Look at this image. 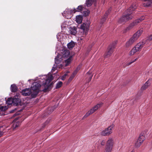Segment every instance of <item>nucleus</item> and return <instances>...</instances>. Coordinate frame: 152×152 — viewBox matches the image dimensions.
I'll use <instances>...</instances> for the list:
<instances>
[{"mask_svg": "<svg viewBox=\"0 0 152 152\" xmlns=\"http://www.w3.org/2000/svg\"><path fill=\"white\" fill-rule=\"evenodd\" d=\"M43 79H44V80L42 82V84L41 85L38 82L33 83L31 87L32 90L34 91L37 90L40 87L41 88H42V91L44 92L50 91L51 88L52 86V83H50V82L53 79V76L52 75L48 76L45 75L44 77H43Z\"/></svg>", "mask_w": 152, "mask_h": 152, "instance_id": "nucleus-1", "label": "nucleus"}, {"mask_svg": "<svg viewBox=\"0 0 152 152\" xmlns=\"http://www.w3.org/2000/svg\"><path fill=\"white\" fill-rule=\"evenodd\" d=\"M136 7L137 6L136 4H133L126 10L127 14L123 16L119 19L118 22L120 23H124L129 20L132 19L133 17L132 15L133 11H134Z\"/></svg>", "mask_w": 152, "mask_h": 152, "instance_id": "nucleus-2", "label": "nucleus"}, {"mask_svg": "<svg viewBox=\"0 0 152 152\" xmlns=\"http://www.w3.org/2000/svg\"><path fill=\"white\" fill-rule=\"evenodd\" d=\"M70 55L69 51L68 50H64L63 52V56L59 54L55 58V63L56 65L54 64L52 69L51 71L53 72L54 71L57 69L58 66V64H61V62H63V58H67Z\"/></svg>", "mask_w": 152, "mask_h": 152, "instance_id": "nucleus-3", "label": "nucleus"}, {"mask_svg": "<svg viewBox=\"0 0 152 152\" xmlns=\"http://www.w3.org/2000/svg\"><path fill=\"white\" fill-rule=\"evenodd\" d=\"M142 33V30H140L135 33L126 42V46L129 47L132 45L140 36Z\"/></svg>", "mask_w": 152, "mask_h": 152, "instance_id": "nucleus-4", "label": "nucleus"}, {"mask_svg": "<svg viewBox=\"0 0 152 152\" xmlns=\"http://www.w3.org/2000/svg\"><path fill=\"white\" fill-rule=\"evenodd\" d=\"M103 104V103L101 102L99 104H98L94 106L85 114L83 117V118H86L90 115L94 113L99 108L101 107Z\"/></svg>", "mask_w": 152, "mask_h": 152, "instance_id": "nucleus-5", "label": "nucleus"}, {"mask_svg": "<svg viewBox=\"0 0 152 152\" xmlns=\"http://www.w3.org/2000/svg\"><path fill=\"white\" fill-rule=\"evenodd\" d=\"M114 127L113 124L111 125L101 132L100 134L103 136H109L112 133L113 129Z\"/></svg>", "mask_w": 152, "mask_h": 152, "instance_id": "nucleus-6", "label": "nucleus"}, {"mask_svg": "<svg viewBox=\"0 0 152 152\" xmlns=\"http://www.w3.org/2000/svg\"><path fill=\"white\" fill-rule=\"evenodd\" d=\"M113 138H108L106 145L105 152H111L113 148Z\"/></svg>", "mask_w": 152, "mask_h": 152, "instance_id": "nucleus-7", "label": "nucleus"}, {"mask_svg": "<svg viewBox=\"0 0 152 152\" xmlns=\"http://www.w3.org/2000/svg\"><path fill=\"white\" fill-rule=\"evenodd\" d=\"M145 139V137L142 134H140L138 139L135 144V146L137 148L140 147Z\"/></svg>", "mask_w": 152, "mask_h": 152, "instance_id": "nucleus-8", "label": "nucleus"}, {"mask_svg": "<svg viewBox=\"0 0 152 152\" xmlns=\"http://www.w3.org/2000/svg\"><path fill=\"white\" fill-rule=\"evenodd\" d=\"M76 12H77V10L75 8L72 10L69 9H67L63 13H62V14L64 16H65L66 18H68V17H67V15H70L72 13H75Z\"/></svg>", "mask_w": 152, "mask_h": 152, "instance_id": "nucleus-9", "label": "nucleus"}, {"mask_svg": "<svg viewBox=\"0 0 152 152\" xmlns=\"http://www.w3.org/2000/svg\"><path fill=\"white\" fill-rule=\"evenodd\" d=\"M144 19V17H142V18L138 19L134 21L132 23H131L129 26L128 27V28L129 29H131L134 26L137 25L142 20H143Z\"/></svg>", "mask_w": 152, "mask_h": 152, "instance_id": "nucleus-10", "label": "nucleus"}, {"mask_svg": "<svg viewBox=\"0 0 152 152\" xmlns=\"http://www.w3.org/2000/svg\"><path fill=\"white\" fill-rule=\"evenodd\" d=\"M114 47L110 46L107 49V50L105 55V57L107 58L110 56L113 52Z\"/></svg>", "mask_w": 152, "mask_h": 152, "instance_id": "nucleus-11", "label": "nucleus"}, {"mask_svg": "<svg viewBox=\"0 0 152 152\" xmlns=\"http://www.w3.org/2000/svg\"><path fill=\"white\" fill-rule=\"evenodd\" d=\"M145 44V41H143L142 42L138 43L134 47L136 48V50L138 51L140 50Z\"/></svg>", "mask_w": 152, "mask_h": 152, "instance_id": "nucleus-12", "label": "nucleus"}, {"mask_svg": "<svg viewBox=\"0 0 152 152\" xmlns=\"http://www.w3.org/2000/svg\"><path fill=\"white\" fill-rule=\"evenodd\" d=\"M13 105H18L20 102V99L18 98V96L17 95L15 96L12 98Z\"/></svg>", "mask_w": 152, "mask_h": 152, "instance_id": "nucleus-13", "label": "nucleus"}, {"mask_svg": "<svg viewBox=\"0 0 152 152\" xmlns=\"http://www.w3.org/2000/svg\"><path fill=\"white\" fill-rule=\"evenodd\" d=\"M18 118H16L13 121V125L12 128L13 130H14L16 128L18 127L20 124V122L18 120Z\"/></svg>", "mask_w": 152, "mask_h": 152, "instance_id": "nucleus-14", "label": "nucleus"}, {"mask_svg": "<svg viewBox=\"0 0 152 152\" xmlns=\"http://www.w3.org/2000/svg\"><path fill=\"white\" fill-rule=\"evenodd\" d=\"M21 93L24 96H27L30 95L31 93V89L29 88L23 90Z\"/></svg>", "mask_w": 152, "mask_h": 152, "instance_id": "nucleus-15", "label": "nucleus"}, {"mask_svg": "<svg viewBox=\"0 0 152 152\" xmlns=\"http://www.w3.org/2000/svg\"><path fill=\"white\" fill-rule=\"evenodd\" d=\"M110 10L109 9L108 11L106 12L105 14L104 15L103 17L102 18L101 21V24H102L104 21H105L106 18L107 17V16L109 14Z\"/></svg>", "mask_w": 152, "mask_h": 152, "instance_id": "nucleus-16", "label": "nucleus"}, {"mask_svg": "<svg viewBox=\"0 0 152 152\" xmlns=\"http://www.w3.org/2000/svg\"><path fill=\"white\" fill-rule=\"evenodd\" d=\"M7 108V107L6 106H1L0 107V115H5V111Z\"/></svg>", "mask_w": 152, "mask_h": 152, "instance_id": "nucleus-17", "label": "nucleus"}, {"mask_svg": "<svg viewBox=\"0 0 152 152\" xmlns=\"http://www.w3.org/2000/svg\"><path fill=\"white\" fill-rule=\"evenodd\" d=\"M83 19L82 17L80 15L77 16L75 20L78 23H80L82 22Z\"/></svg>", "mask_w": 152, "mask_h": 152, "instance_id": "nucleus-18", "label": "nucleus"}, {"mask_svg": "<svg viewBox=\"0 0 152 152\" xmlns=\"http://www.w3.org/2000/svg\"><path fill=\"white\" fill-rule=\"evenodd\" d=\"M150 85L149 82L147 81L141 87V89L143 90L146 89Z\"/></svg>", "mask_w": 152, "mask_h": 152, "instance_id": "nucleus-19", "label": "nucleus"}, {"mask_svg": "<svg viewBox=\"0 0 152 152\" xmlns=\"http://www.w3.org/2000/svg\"><path fill=\"white\" fill-rule=\"evenodd\" d=\"M80 69V66H78L77 68L73 72L71 76L69 78V80H72V79L76 75L77 72L78 71V70Z\"/></svg>", "mask_w": 152, "mask_h": 152, "instance_id": "nucleus-20", "label": "nucleus"}, {"mask_svg": "<svg viewBox=\"0 0 152 152\" xmlns=\"http://www.w3.org/2000/svg\"><path fill=\"white\" fill-rule=\"evenodd\" d=\"M96 0H86V4L88 7H90Z\"/></svg>", "mask_w": 152, "mask_h": 152, "instance_id": "nucleus-21", "label": "nucleus"}, {"mask_svg": "<svg viewBox=\"0 0 152 152\" xmlns=\"http://www.w3.org/2000/svg\"><path fill=\"white\" fill-rule=\"evenodd\" d=\"M70 31L71 34L75 35L77 33L76 28L75 27L70 28Z\"/></svg>", "mask_w": 152, "mask_h": 152, "instance_id": "nucleus-22", "label": "nucleus"}, {"mask_svg": "<svg viewBox=\"0 0 152 152\" xmlns=\"http://www.w3.org/2000/svg\"><path fill=\"white\" fill-rule=\"evenodd\" d=\"M11 91L13 92H16L17 90V87L15 84H12L11 86Z\"/></svg>", "mask_w": 152, "mask_h": 152, "instance_id": "nucleus-23", "label": "nucleus"}, {"mask_svg": "<svg viewBox=\"0 0 152 152\" xmlns=\"http://www.w3.org/2000/svg\"><path fill=\"white\" fill-rule=\"evenodd\" d=\"M67 47L69 49H72L75 45V44L74 42H71L67 44Z\"/></svg>", "mask_w": 152, "mask_h": 152, "instance_id": "nucleus-24", "label": "nucleus"}, {"mask_svg": "<svg viewBox=\"0 0 152 152\" xmlns=\"http://www.w3.org/2000/svg\"><path fill=\"white\" fill-rule=\"evenodd\" d=\"M80 28L81 29L83 30V31L85 30L87 31L88 29V27L86 26V24L85 23H83L81 25Z\"/></svg>", "mask_w": 152, "mask_h": 152, "instance_id": "nucleus-25", "label": "nucleus"}, {"mask_svg": "<svg viewBox=\"0 0 152 152\" xmlns=\"http://www.w3.org/2000/svg\"><path fill=\"white\" fill-rule=\"evenodd\" d=\"M72 60V56H70L69 57V58L67 59L65 61V66H68L69 64L71 62Z\"/></svg>", "mask_w": 152, "mask_h": 152, "instance_id": "nucleus-26", "label": "nucleus"}, {"mask_svg": "<svg viewBox=\"0 0 152 152\" xmlns=\"http://www.w3.org/2000/svg\"><path fill=\"white\" fill-rule=\"evenodd\" d=\"M137 51L136 50V48L134 47L129 52V55L130 56L133 55Z\"/></svg>", "mask_w": 152, "mask_h": 152, "instance_id": "nucleus-27", "label": "nucleus"}, {"mask_svg": "<svg viewBox=\"0 0 152 152\" xmlns=\"http://www.w3.org/2000/svg\"><path fill=\"white\" fill-rule=\"evenodd\" d=\"M6 103L9 105L13 104V99L11 98H8L6 101Z\"/></svg>", "mask_w": 152, "mask_h": 152, "instance_id": "nucleus-28", "label": "nucleus"}, {"mask_svg": "<svg viewBox=\"0 0 152 152\" xmlns=\"http://www.w3.org/2000/svg\"><path fill=\"white\" fill-rule=\"evenodd\" d=\"M62 85V83L61 82H59L56 84V88H60L61 86Z\"/></svg>", "mask_w": 152, "mask_h": 152, "instance_id": "nucleus-29", "label": "nucleus"}, {"mask_svg": "<svg viewBox=\"0 0 152 152\" xmlns=\"http://www.w3.org/2000/svg\"><path fill=\"white\" fill-rule=\"evenodd\" d=\"M83 7L82 5H80L77 8V9L78 10L77 11H82L83 10Z\"/></svg>", "mask_w": 152, "mask_h": 152, "instance_id": "nucleus-30", "label": "nucleus"}, {"mask_svg": "<svg viewBox=\"0 0 152 152\" xmlns=\"http://www.w3.org/2000/svg\"><path fill=\"white\" fill-rule=\"evenodd\" d=\"M90 13V11L89 10L87 11H83V15L85 16H86L88 15Z\"/></svg>", "mask_w": 152, "mask_h": 152, "instance_id": "nucleus-31", "label": "nucleus"}, {"mask_svg": "<svg viewBox=\"0 0 152 152\" xmlns=\"http://www.w3.org/2000/svg\"><path fill=\"white\" fill-rule=\"evenodd\" d=\"M150 5V2H145L143 4V5L144 7H148Z\"/></svg>", "mask_w": 152, "mask_h": 152, "instance_id": "nucleus-32", "label": "nucleus"}, {"mask_svg": "<svg viewBox=\"0 0 152 152\" xmlns=\"http://www.w3.org/2000/svg\"><path fill=\"white\" fill-rule=\"evenodd\" d=\"M137 59H138V58H136L134 60H133L131 61H130V62L128 63L127 64V65L128 66L129 65L131 64H132V63H133L134 62H135V61H136Z\"/></svg>", "mask_w": 152, "mask_h": 152, "instance_id": "nucleus-33", "label": "nucleus"}, {"mask_svg": "<svg viewBox=\"0 0 152 152\" xmlns=\"http://www.w3.org/2000/svg\"><path fill=\"white\" fill-rule=\"evenodd\" d=\"M87 75H88V77L89 78V79L88 81H90L91 80L92 78V75L91 74L89 75L88 72L87 73Z\"/></svg>", "mask_w": 152, "mask_h": 152, "instance_id": "nucleus-34", "label": "nucleus"}, {"mask_svg": "<svg viewBox=\"0 0 152 152\" xmlns=\"http://www.w3.org/2000/svg\"><path fill=\"white\" fill-rule=\"evenodd\" d=\"M105 143V141L104 140H102L101 142V144L102 145H104Z\"/></svg>", "mask_w": 152, "mask_h": 152, "instance_id": "nucleus-35", "label": "nucleus"}, {"mask_svg": "<svg viewBox=\"0 0 152 152\" xmlns=\"http://www.w3.org/2000/svg\"><path fill=\"white\" fill-rule=\"evenodd\" d=\"M67 74H65L64 75L62 76V77L61 78V79L62 80H64L65 79V77L66 76Z\"/></svg>", "mask_w": 152, "mask_h": 152, "instance_id": "nucleus-36", "label": "nucleus"}, {"mask_svg": "<svg viewBox=\"0 0 152 152\" xmlns=\"http://www.w3.org/2000/svg\"><path fill=\"white\" fill-rule=\"evenodd\" d=\"M148 39H149L150 40H152V35H150L149 37H148Z\"/></svg>", "mask_w": 152, "mask_h": 152, "instance_id": "nucleus-37", "label": "nucleus"}, {"mask_svg": "<svg viewBox=\"0 0 152 152\" xmlns=\"http://www.w3.org/2000/svg\"><path fill=\"white\" fill-rule=\"evenodd\" d=\"M1 127H0V137L3 134L2 132L1 131Z\"/></svg>", "mask_w": 152, "mask_h": 152, "instance_id": "nucleus-38", "label": "nucleus"}, {"mask_svg": "<svg viewBox=\"0 0 152 152\" xmlns=\"http://www.w3.org/2000/svg\"><path fill=\"white\" fill-rule=\"evenodd\" d=\"M144 1H151V0H143Z\"/></svg>", "mask_w": 152, "mask_h": 152, "instance_id": "nucleus-39", "label": "nucleus"}, {"mask_svg": "<svg viewBox=\"0 0 152 152\" xmlns=\"http://www.w3.org/2000/svg\"><path fill=\"white\" fill-rule=\"evenodd\" d=\"M18 115V113H16L14 115V116L15 115Z\"/></svg>", "mask_w": 152, "mask_h": 152, "instance_id": "nucleus-40", "label": "nucleus"}, {"mask_svg": "<svg viewBox=\"0 0 152 152\" xmlns=\"http://www.w3.org/2000/svg\"><path fill=\"white\" fill-rule=\"evenodd\" d=\"M60 65L61 66V67H62V64H60Z\"/></svg>", "mask_w": 152, "mask_h": 152, "instance_id": "nucleus-41", "label": "nucleus"}, {"mask_svg": "<svg viewBox=\"0 0 152 152\" xmlns=\"http://www.w3.org/2000/svg\"><path fill=\"white\" fill-rule=\"evenodd\" d=\"M57 37L58 38V35L57 36Z\"/></svg>", "mask_w": 152, "mask_h": 152, "instance_id": "nucleus-42", "label": "nucleus"}, {"mask_svg": "<svg viewBox=\"0 0 152 152\" xmlns=\"http://www.w3.org/2000/svg\"><path fill=\"white\" fill-rule=\"evenodd\" d=\"M133 152V151H132V152Z\"/></svg>", "mask_w": 152, "mask_h": 152, "instance_id": "nucleus-43", "label": "nucleus"}]
</instances>
